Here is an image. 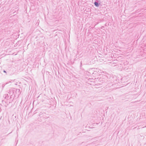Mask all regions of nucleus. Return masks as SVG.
Instances as JSON below:
<instances>
[{"label": "nucleus", "instance_id": "nucleus-1", "mask_svg": "<svg viewBox=\"0 0 146 146\" xmlns=\"http://www.w3.org/2000/svg\"><path fill=\"white\" fill-rule=\"evenodd\" d=\"M38 115L40 117H43L44 118H47L49 117L46 116L45 113L43 112H40L39 114Z\"/></svg>", "mask_w": 146, "mask_h": 146}, {"label": "nucleus", "instance_id": "nucleus-9", "mask_svg": "<svg viewBox=\"0 0 146 146\" xmlns=\"http://www.w3.org/2000/svg\"><path fill=\"white\" fill-rule=\"evenodd\" d=\"M13 95L15 96V95H15V92H14V94H13Z\"/></svg>", "mask_w": 146, "mask_h": 146}, {"label": "nucleus", "instance_id": "nucleus-6", "mask_svg": "<svg viewBox=\"0 0 146 146\" xmlns=\"http://www.w3.org/2000/svg\"><path fill=\"white\" fill-rule=\"evenodd\" d=\"M3 97L4 98V100H6V101H10V100H9V96L8 95V94H5V95H4Z\"/></svg>", "mask_w": 146, "mask_h": 146}, {"label": "nucleus", "instance_id": "nucleus-13", "mask_svg": "<svg viewBox=\"0 0 146 146\" xmlns=\"http://www.w3.org/2000/svg\"><path fill=\"white\" fill-rule=\"evenodd\" d=\"M102 27V28H103V27Z\"/></svg>", "mask_w": 146, "mask_h": 146}, {"label": "nucleus", "instance_id": "nucleus-11", "mask_svg": "<svg viewBox=\"0 0 146 146\" xmlns=\"http://www.w3.org/2000/svg\"><path fill=\"white\" fill-rule=\"evenodd\" d=\"M11 133H11H9L7 135H8L9 134H10V133Z\"/></svg>", "mask_w": 146, "mask_h": 146}, {"label": "nucleus", "instance_id": "nucleus-5", "mask_svg": "<svg viewBox=\"0 0 146 146\" xmlns=\"http://www.w3.org/2000/svg\"><path fill=\"white\" fill-rule=\"evenodd\" d=\"M100 0H96L94 2V5L96 7H98L100 4Z\"/></svg>", "mask_w": 146, "mask_h": 146}, {"label": "nucleus", "instance_id": "nucleus-10", "mask_svg": "<svg viewBox=\"0 0 146 146\" xmlns=\"http://www.w3.org/2000/svg\"><path fill=\"white\" fill-rule=\"evenodd\" d=\"M2 117L1 116H0V120H1V119H2Z\"/></svg>", "mask_w": 146, "mask_h": 146}, {"label": "nucleus", "instance_id": "nucleus-4", "mask_svg": "<svg viewBox=\"0 0 146 146\" xmlns=\"http://www.w3.org/2000/svg\"><path fill=\"white\" fill-rule=\"evenodd\" d=\"M14 92H15V95H17L18 96H19L21 93L19 89L14 88Z\"/></svg>", "mask_w": 146, "mask_h": 146}, {"label": "nucleus", "instance_id": "nucleus-12", "mask_svg": "<svg viewBox=\"0 0 146 146\" xmlns=\"http://www.w3.org/2000/svg\"><path fill=\"white\" fill-rule=\"evenodd\" d=\"M102 27V28H103V27Z\"/></svg>", "mask_w": 146, "mask_h": 146}, {"label": "nucleus", "instance_id": "nucleus-7", "mask_svg": "<svg viewBox=\"0 0 146 146\" xmlns=\"http://www.w3.org/2000/svg\"><path fill=\"white\" fill-rule=\"evenodd\" d=\"M82 62H81L80 63V68H81V67H82Z\"/></svg>", "mask_w": 146, "mask_h": 146}, {"label": "nucleus", "instance_id": "nucleus-3", "mask_svg": "<svg viewBox=\"0 0 146 146\" xmlns=\"http://www.w3.org/2000/svg\"><path fill=\"white\" fill-rule=\"evenodd\" d=\"M2 103L3 105L5 107H7L10 103V101H8L4 100L2 101Z\"/></svg>", "mask_w": 146, "mask_h": 146}, {"label": "nucleus", "instance_id": "nucleus-2", "mask_svg": "<svg viewBox=\"0 0 146 146\" xmlns=\"http://www.w3.org/2000/svg\"><path fill=\"white\" fill-rule=\"evenodd\" d=\"M8 93L11 98V96L13 95V94H14V88L10 89L9 90Z\"/></svg>", "mask_w": 146, "mask_h": 146}, {"label": "nucleus", "instance_id": "nucleus-8", "mask_svg": "<svg viewBox=\"0 0 146 146\" xmlns=\"http://www.w3.org/2000/svg\"><path fill=\"white\" fill-rule=\"evenodd\" d=\"M3 71V72H4V73H6V72L5 70H4Z\"/></svg>", "mask_w": 146, "mask_h": 146}]
</instances>
